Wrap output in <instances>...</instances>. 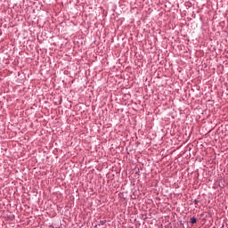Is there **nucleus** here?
I'll return each instance as SVG.
<instances>
[{"instance_id": "nucleus-1", "label": "nucleus", "mask_w": 228, "mask_h": 228, "mask_svg": "<svg viewBox=\"0 0 228 228\" xmlns=\"http://www.w3.org/2000/svg\"><path fill=\"white\" fill-rule=\"evenodd\" d=\"M191 223H192V224H197V218L191 217Z\"/></svg>"}]
</instances>
